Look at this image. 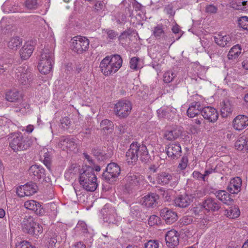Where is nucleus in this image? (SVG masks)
Masks as SVG:
<instances>
[{
  "mask_svg": "<svg viewBox=\"0 0 248 248\" xmlns=\"http://www.w3.org/2000/svg\"><path fill=\"white\" fill-rule=\"evenodd\" d=\"M122 63L123 60L121 56L116 54L104 58L99 67L105 76H108L116 73L121 67Z\"/></svg>",
  "mask_w": 248,
  "mask_h": 248,
  "instance_id": "f257e3e1",
  "label": "nucleus"
},
{
  "mask_svg": "<svg viewBox=\"0 0 248 248\" xmlns=\"http://www.w3.org/2000/svg\"><path fill=\"white\" fill-rule=\"evenodd\" d=\"M97 178L94 170L91 167H86L82 172L80 173L78 182L80 186L87 191H94L97 187Z\"/></svg>",
  "mask_w": 248,
  "mask_h": 248,
  "instance_id": "f03ea898",
  "label": "nucleus"
},
{
  "mask_svg": "<svg viewBox=\"0 0 248 248\" xmlns=\"http://www.w3.org/2000/svg\"><path fill=\"white\" fill-rule=\"evenodd\" d=\"M9 139L10 147L15 152L26 150L32 144L31 139L21 133L12 134Z\"/></svg>",
  "mask_w": 248,
  "mask_h": 248,
  "instance_id": "7ed1b4c3",
  "label": "nucleus"
},
{
  "mask_svg": "<svg viewBox=\"0 0 248 248\" xmlns=\"http://www.w3.org/2000/svg\"><path fill=\"white\" fill-rule=\"evenodd\" d=\"M15 78L18 82L25 86H29L33 80V74L27 65L18 67L15 71Z\"/></svg>",
  "mask_w": 248,
  "mask_h": 248,
  "instance_id": "20e7f679",
  "label": "nucleus"
},
{
  "mask_svg": "<svg viewBox=\"0 0 248 248\" xmlns=\"http://www.w3.org/2000/svg\"><path fill=\"white\" fill-rule=\"evenodd\" d=\"M89 44L90 41L86 37L76 36L71 39L70 46L75 52L82 54L89 49Z\"/></svg>",
  "mask_w": 248,
  "mask_h": 248,
  "instance_id": "39448f33",
  "label": "nucleus"
},
{
  "mask_svg": "<svg viewBox=\"0 0 248 248\" xmlns=\"http://www.w3.org/2000/svg\"><path fill=\"white\" fill-rule=\"evenodd\" d=\"M132 109L131 102L126 100H121L115 105L114 111L115 114L120 118L127 117Z\"/></svg>",
  "mask_w": 248,
  "mask_h": 248,
  "instance_id": "423d86ee",
  "label": "nucleus"
},
{
  "mask_svg": "<svg viewBox=\"0 0 248 248\" xmlns=\"http://www.w3.org/2000/svg\"><path fill=\"white\" fill-rule=\"evenodd\" d=\"M120 168L116 163H110L108 165L102 176L107 182L112 183L115 181V179L120 175Z\"/></svg>",
  "mask_w": 248,
  "mask_h": 248,
  "instance_id": "0eeeda50",
  "label": "nucleus"
},
{
  "mask_svg": "<svg viewBox=\"0 0 248 248\" xmlns=\"http://www.w3.org/2000/svg\"><path fill=\"white\" fill-rule=\"evenodd\" d=\"M103 219L104 222L109 224H114L117 217L115 208L109 204H106L101 211Z\"/></svg>",
  "mask_w": 248,
  "mask_h": 248,
  "instance_id": "6e6552de",
  "label": "nucleus"
},
{
  "mask_svg": "<svg viewBox=\"0 0 248 248\" xmlns=\"http://www.w3.org/2000/svg\"><path fill=\"white\" fill-rule=\"evenodd\" d=\"M37 190L38 186L36 184L31 182L17 187L16 194L20 197L30 196L35 193Z\"/></svg>",
  "mask_w": 248,
  "mask_h": 248,
  "instance_id": "1a4fd4ad",
  "label": "nucleus"
},
{
  "mask_svg": "<svg viewBox=\"0 0 248 248\" xmlns=\"http://www.w3.org/2000/svg\"><path fill=\"white\" fill-rule=\"evenodd\" d=\"M159 196L156 193L150 192L140 199V203L146 208H155L157 206Z\"/></svg>",
  "mask_w": 248,
  "mask_h": 248,
  "instance_id": "9d476101",
  "label": "nucleus"
},
{
  "mask_svg": "<svg viewBox=\"0 0 248 248\" xmlns=\"http://www.w3.org/2000/svg\"><path fill=\"white\" fill-rule=\"evenodd\" d=\"M132 147L137 148V153L138 158L140 157V160L143 162H147L151 159V156L149 154L147 147L143 144L139 143L137 142H134L131 144Z\"/></svg>",
  "mask_w": 248,
  "mask_h": 248,
  "instance_id": "9b49d317",
  "label": "nucleus"
},
{
  "mask_svg": "<svg viewBox=\"0 0 248 248\" xmlns=\"http://www.w3.org/2000/svg\"><path fill=\"white\" fill-rule=\"evenodd\" d=\"M76 141L75 138L70 136H63L61 138L58 146L63 150L68 149L74 151L77 147Z\"/></svg>",
  "mask_w": 248,
  "mask_h": 248,
  "instance_id": "f8f14e48",
  "label": "nucleus"
},
{
  "mask_svg": "<svg viewBox=\"0 0 248 248\" xmlns=\"http://www.w3.org/2000/svg\"><path fill=\"white\" fill-rule=\"evenodd\" d=\"M194 197L193 194L184 193L178 195L174 200V203L176 206L186 208L193 202Z\"/></svg>",
  "mask_w": 248,
  "mask_h": 248,
  "instance_id": "ddd939ff",
  "label": "nucleus"
},
{
  "mask_svg": "<svg viewBox=\"0 0 248 248\" xmlns=\"http://www.w3.org/2000/svg\"><path fill=\"white\" fill-rule=\"evenodd\" d=\"M167 246L170 248H175L179 243V234L175 230H171L165 235Z\"/></svg>",
  "mask_w": 248,
  "mask_h": 248,
  "instance_id": "4468645a",
  "label": "nucleus"
},
{
  "mask_svg": "<svg viewBox=\"0 0 248 248\" xmlns=\"http://www.w3.org/2000/svg\"><path fill=\"white\" fill-rule=\"evenodd\" d=\"M202 206L208 212H216L221 208V203L216 199L208 197L202 202Z\"/></svg>",
  "mask_w": 248,
  "mask_h": 248,
  "instance_id": "2eb2a0df",
  "label": "nucleus"
},
{
  "mask_svg": "<svg viewBox=\"0 0 248 248\" xmlns=\"http://www.w3.org/2000/svg\"><path fill=\"white\" fill-rule=\"evenodd\" d=\"M125 180L126 182V187L132 188L134 186L140 185L143 180V177L139 173H129L125 177Z\"/></svg>",
  "mask_w": 248,
  "mask_h": 248,
  "instance_id": "dca6fc26",
  "label": "nucleus"
},
{
  "mask_svg": "<svg viewBox=\"0 0 248 248\" xmlns=\"http://www.w3.org/2000/svg\"><path fill=\"white\" fill-rule=\"evenodd\" d=\"M160 215L167 224H171L175 222L178 217L176 212L168 208H164L160 211Z\"/></svg>",
  "mask_w": 248,
  "mask_h": 248,
  "instance_id": "f3484780",
  "label": "nucleus"
},
{
  "mask_svg": "<svg viewBox=\"0 0 248 248\" xmlns=\"http://www.w3.org/2000/svg\"><path fill=\"white\" fill-rule=\"evenodd\" d=\"M202 115L205 119L211 123L216 122L218 117V113L217 109L210 106L202 108Z\"/></svg>",
  "mask_w": 248,
  "mask_h": 248,
  "instance_id": "a211bd4d",
  "label": "nucleus"
},
{
  "mask_svg": "<svg viewBox=\"0 0 248 248\" xmlns=\"http://www.w3.org/2000/svg\"><path fill=\"white\" fill-rule=\"evenodd\" d=\"M29 173L34 180H39L46 176L45 170L40 165H32L29 169Z\"/></svg>",
  "mask_w": 248,
  "mask_h": 248,
  "instance_id": "6ab92c4d",
  "label": "nucleus"
},
{
  "mask_svg": "<svg viewBox=\"0 0 248 248\" xmlns=\"http://www.w3.org/2000/svg\"><path fill=\"white\" fill-rule=\"evenodd\" d=\"M166 153L168 156L171 159H174L178 158L181 154V147L178 143L170 144L166 148Z\"/></svg>",
  "mask_w": 248,
  "mask_h": 248,
  "instance_id": "aec40b11",
  "label": "nucleus"
},
{
  "mask_svg": "<svg viewBox=\"0 0 248 248\" xmlns=\"http://www.w3.org/2000/svg\"><path fill=\"white\" fill-rule=\"evenodd\" d=\"M215 43L219 46L224 47L230 46L232 43V36L218 34L214 37Z\"/></svg>",
  "mask_w": 248,
  "mask_h": 248,
  "instance_id": "412c9836",
  "label": "nucleus"
},
{
  "mask_svg": "<svg viewBox=\"0 0 248 248\" xmlns=\"http://www.w3.org/2000/svg\"><path fill=\"white\" fill-rule=\"evenodd\" d=\"M248 125V117L244 115L236 116L233 121V128L238 131L242 130Z\"/></svg>",
  "mask_w": 248,
  "mask_h": 248,
  "instance_id": "4be33fe9",
  "label": "nucleus"
},
{
  "mask_svg": "<svg viewBox=\"0 0 248 248\" xmlns=\"http://www.w3.org/2000/svg\"><path fill=\"white\" fill-rule=\"evenodd\" d=\"M242 182L240 177H234L231 180L227 189L231 194H237L241 190Z\"/></svg>",
  "mask_w": 248,
  "mask_h": 248,
  "instance_id": "5701e85b",
  "label": "nucleus"
},
{
  "mask_svg": "<svg viewBox=\"0 0 248 248\" xmlns=\"http://www.w3.org/2000/svg\"><path fill=\"white\" fill-rule=\"evenodd\" d=\"M137 149L135 147H132L130 145L129 148L125 153V161L129 166H133L135 165L138 160L137 154H136Z\"/></svg>",
  "mask_w": 248,
  "mask_h": 248,
  "instance_id": "b1692460",
  "label": "nucleus"
},
{
  "mask_svg": "<svg viewBox=\"0 0 248 248\" xmlns=\"http://www.w3.org/2000/svg\"><path fill=\"white\" fill-rule=\"evenodd\" d=\"M202 108L200 102H193L190 104L187 110V115L190 118H194L199 114H202Z\"/></svg>",
  "mask_w": 248,
  "mask_h": 248,
  "instance_id": "393cba45",
  "label": "nucleus"
},
{
  "mask_svg": "<svg viewBox=\"0 0 248 248\" xmlns=\"http://www.w3.org/2000/svg\"><path fill=\"white\" fill-rule=\"evenodd\" d=\"M24 206L26 209L34 211L36 215H41L43 213L41 205L36 201H27L25 202Z\"/></svg>",
  "mask_w": 248,
  "mask_h": 248,
  "instance_id": "a878e982",
  "label": "nucleus"
},
{
  "mask_svg": "<svg viewBox=\"0 0 248 248\" xmlns=\"http://www.w3.org/2000/svg\"><path fill=\"white\" fill-rule=\"evenodd\" d=\"M173 180L172 174L167 172H161L157 174L155 180L157 184L165 186L169 184Z\"/></svg>",
  "mask_w": 248,
  "mask_h": 248,
  "instance_id": "bb28decb",
  "label": "nucleus"
},
{
  "mask_svg": "<svg viewBox=\"0 0 248 248\" xmlns=\"http://www.w3.org/2000/svg\"><path fill=\"white\" fill-rule=\"evenodd\" d=\"M54 62L48 61H44L40 60L38 69L40 73L43 74H48L52 70V65Z\"/></svg>",
  "mask_w": 248,
  "mask_h": 248,
  "instance_id": "cd10ccee",
  "label": "nucleus"
},
{
  "mask_svg": "<svg viewBox=\"0 0 248 248\" xmlns=\"http://www.w3.org/2000/svg\"><path fill=\"white\" fill-rule=\"evenodd\" d=\"M36 223L31 216L25 217L22 222V228L24 232L29 234Z\"/></svg>",
  "mask_w": 248,
  "mask_h": 248,
  "instance_id": "c85d7f7f",
  "label": "nucleus"
},
{
  "mask_svg": "<svg viewBox=\"0 0 248 248\" xmlns=\"http://www.w3.org/2000/svg\"><path fill=\"white\" fill-rule=\"evenodd\" d=\"M33 46L30 43H26L20 50V55L22 60L28 59L32 53Z\"/></svg>",
  "mask_w": 248,
  "mask_h": 248,
  "instance_id": "c756f323",
  "label": "nucleus"
},
{
  "mask_svg": "<svg viewBox=\"0 0 248 248\" xmlns=\"http://www.w3.org/2000/svg\"><path fill=\"white\" fill-rule=\"evenodd\" d=\"M220 104L221 106V114L223 117H226L232 113V108L229 100H224Z\"/></svg>",
  "mask_w": 248,
  "mask_h": 248,
  "instance_id": "7c9ffc66",
  "label": "nucleus"
},
{
  "mask_svg": "<svg viewBox=\"0 0 248 248\" xmlns=\"http://www.w3.org/2000/svg\"><path fill=\"white\" fill-rule=\"evenodd\" d=\"M40 60L54 62V53L51 47H45L41 52Z\"/></svg>",
  "mask_w": 248,
  "mask_h": 248,
  "instance_id": "2f4dec72",
  "label": "nucleus"
},
{
  "mask_svg": "<svg viewBox=\"0 0 248 248\" xmlns=\"http://www.w3.org/2000/svg\"><path fill=\"white\" fill-rule=\"evenodd\" d=\"M181 135V131L179 129L175 128L171 130H166L163 134V138L168 140H174Z\"/></svg>",
  "mask_w": 248,
  "mask_h": 248,
  "instance_id": "473e14b6",
  "label": "nucleus"
},
{
  "mask_svg": "<svg viewBox=\"0 0 248 248\" xmlns=\"http://www.w3.org/2000/svg\"><path fill=\"white\" fill-rule=\"evenodd\" d=\"M152 31V35L156 39H162L163 40H166V35L162 24L157 25L153 28Z\"/></svg>",
  "mask_w": 248,
  "mask_h": 248,
  "instance_id": "72a5a7b5",
  "label": "nucleus"
},
{
  "mask_svg": "<svg viewBox=\"0 0 248 248\" xmlns=\"http://www.w3.org/2000/svg\"><path fill=\"white\" fill-rule=\"evenodd\" d=\"M242 48L241 46L237 44L233 46L227 55V57L229 60H234L237 59L241 53Z\"/></svg>",
  "mask_w": 248,
  "mask_h": 248,
  "instance_id": "f704fd0d",
  "label": "nucleus"
},
{
  "mask_svg": "<svg viewBox=\"0 0 248 248\" xmlns=\"http://www.w3.org/2000/svg\"><path fill=\"white\" fill-rule=\"evenodd\" d=\"M21 98V94L16 90L10 91L6 94V99L9 102H17L20 100Z\"/></svg>",
  "mask_w": 248,
  "mask_h": 248,
  "instance_id": "c9c22d12",
  "label": "nucleus"
},
{
  "mask_svg": "<svg viewBox=\"0 0 248 248\" xmlns=\"http://www.w3.org/2000/svg\"><path fill=\"white\" fill-rule=\"evenodd\" d=\"M225 215L230 218H235L239 217L240 211L238 206H231L225 210Z\"/></svg>",
  "mask_w": 248,
  "mask_h": 248,
  "instance_id": "e433bc0d",
  "label": "nucleus"
},
{
  "mask_svg": "<svg viewBox=\"0 0 248 248\" xmlns=\"http://www.w3.org/2000/svg\"><path fill=\"white\" fill-rule=\"evenodd\" d=\"M22 40L17 36L11 38L8 43V46L10 49L16 50L21 45Z\"/></svg>",
  "mask_w": 248,
  "mask_h": 248,
  "instance_id": "4c0bfd02",
  "label": "nucleus"
},
{
  "mask_svg": "<svg viewBox=\"0 0 248 248\" xmlns=\"http://www.w3.org/2000/svg\"><path fill=\"white\" fill-rule=\"evenodd\" d=\"M57 235L53 231H50L46 235L48 248H53L57 242Z\"/></svg>",
  "mask_w": 248,
  "mask_h": 248,
  "instance_id": "58836bf2",
  "label": "nucleus"
},
{
  "mask_svg": "<svg viewBox=\"0 0 248 248\" xmlns=\"http://www.w3.org/2000/svg\"><path fill=\"white\" fill-rule=\"evenodd\" d=\"M79 169L77 164H72L65 173V177H72L78 170Z\"/></svg>",
  "mask_w": 248,
  "mask_h": 248,
  "instance_id": "ea45409f",
  "label": "nucleus"
},
{
  "mask_svg": "<svg viewBox=\"0 0 248 248\" xmlns=\"http://www.w3.org/2000/svg\"><path fill=\"white\" fill-rule=\"evenodd\" d=\"M105 3L103 1H97L93 6V9L94 12L97 13L101 16L102 12L105 10Z\"/></svg>",
  "mask_w": 248,
  "mask_h": 248,
  "instance_id": "a19ab883",
  "label": "nucleus"
},
{
  "mask_svg": "<svg viewBox=\"0 0 248 248\" xmlns=\"http://www.w3.org/2000/svg\"><path fill=\"white\" fill-rule=\"evenodd\" d=\"M43 152L44 153V155L42 156L41 155V157L44 158V164L47 168L49 169L51 161V154L46 149H44Z\"/></svg>",
  "mask_w": 248,
  "mask_h": 248,
  "instance_id": "79ce46f5",
  "label": "nucleus"
},
{
  "mask_svg": "<svg viewBox=\"0 0 248 248\" xmlns=\"http://www.w3.org/2000/svg\"><path fill=\"white\" fill-rule=\"evenodd\" d=\"M235 147L240 151L242 150L244 147L247 149V140L243 137H240L235 142Z\"/></svg>",
  "mask_w": 248,
  "mask_h": 248,
  "instance_id": "37998d69",
  "label": "nucleus"
},
{
  "mask_svg": "<svg viewBox=\"0 0 248 248\" xmlns=\"http://www.w3.org/2000/svg\"><path fill=\"white\" fill-rule=\"evenodd\" d=\"M170 110H171V108L170 107L160 108L157 110L158 117L160 118H167L170 119V117L169 116Z\"/></svg>",
  "mask_w": 248,
  "mask_h": 248,
  "instance_id": "c03bdc74",
  "label": "nucleus"
},
{
  "mask_svg": "<svg viewBox=\"0 0 248 248\" xmlns=\"http://www.w3.org/2000/svg\"><path fill=\"white\" fill-rule=\"evenodd\" d=\"M25 6L29 10L36 9L38 7V0H26L24 3Z\"/></svg>",
  "mask_w": 248,
  "mask_h": 248,
  "instance_id": "a18cd8bd",
  "label": "nucleus"
},
{
  "mask_svg": "<svg viewBox=\"0 0 248 248\" xmlns=\"http://www.w3.org/2000/svg\"><path fill=\"white\" fill-rule=\"evenodd\" d=\"M103 33L104 35H107V38L109 41L116 39L118 36V33L112 30L104 29L103 31Z\"/></svg>",
  "mask_w": 248,
  "mask_h": 248,
  "instance_id": "49530a36",
  "label": "nucleus"
},
{
  "mask_svg": "<svg viewBox=\"0 0 248 248\" xmlns=\"http://www.w3.org/2000/svg\"><path fill=\"white\" fill-rule=\"evenodd\" d=\"M92 153L93 155L99 160H103L106 158L105 154L98 148H93L92 150Z\"/></svg>",
  "mask_w": 248,
  "mask_h": 248,
  "instance_id": "de8ad7c7",
  "label": "nucleus"
},
{
  "mask_svg": "<svg viewBox=\"0 0 248 248\" xmlns=\"http://www.w3.org/2000/svg\"><path fill=\"white\" fill-rule=\"evenodd\" d=\"M176 75L171 71H168L164 74L163 81L166 83L171 82Z\"/></svg>",
  "mask_w": 248,
  "mask_h": 248,
  "instance_id": "09e8293b",
  "label": "nucleus"
},
{
  "mask_svg": "<svg viewBox=\"0 0 248 248\" xmlns=\"http://www.w3.org/2000/svg\"><path fill=\"white\" fill-rule=\"evenodd\" d=\"M43 232V227L41 225H39L38 223H36L32 229L31 230L30 234L32 235H34L35 237L39 236L40 234H41Z\"/></svg>",
  "mask_w": 248,
  "mask_h": 248,
  "instance_id": "8fccbe9b",
  "label": "nucleus"
},
{
  "mask_svg": "<svg viewBox=\"0 0 248 248\" xmlns=\"http://www.w3.org/2000/svg\"><path fill=\"white\" fill-rule=\"evenodd\" d=\"M222 52V50L218 49L216 46H211L208 50V54L210 58H212L214 57L215 55L220 56Z\"/></svg>",
  "mask_w": 248,
  "mask_h": 248,
  "instance_id": "3c124183",
  "label": "nucleus"
},
{
  "mask_svg": "<svg viewBox=\"0 0 248 248\" xmlns=\"http://www.w3.org/2000/svg\"><path fill=\"white\" fill-rule=\"evenodd\" d=\"M238 22L240 28L245 30H248V17L242 16L239 18Z\"/></svg>",
  "mask_w": 248,
  "mask_h": 248,
  "instance_id": "603ef678",
  "label": "nucleus"
},
{
  "mask_svg": "<svg viewBox=\"0 0 248 248\" xmlns=\"http://www.w3.org/2000/svg\"><path fill=\"white\" fill-rule=\"evenodd\" d=\"M112 123L108 119L102 121L100 123V127L104 130H112Z\"/></svg>",
  "mask_w": 248,
  "mask_h": 248,
  "instance_id": "864d4df0",
  "label": "nucleus"
},
{
  "mask_svg": "<svg viewBox=\"0 0 248 248\" xmlns=\"http://www.w3.org/2000/svg\"><path fill=\"white\" fill-rule=\"evenodd\" d=\"M76 229L78 231H80L83 233H87L88 232L87 225L82 221H78L76 226Z\"/></svg>",
  "mask_w": 248,
  "mask_h": 248,
  "instance_id": "5fc2aeb1",
  "label": "nucleus"
},
{
  "mask_svg": "<svg viewBox=\"0 0 248 248\" xmlns=\"http://www.w3.org/2000/svg\"><path fill=\"white\" fill-rule=\"evenodd\" d=\"M159 242L156 240H150L144 244V248H159Z\"/></svg>",
  "mask_w": 248,
  "mask_h": 248,
  "instance_id": "6e6d98bb",
  "label": "nucleus"
},
{
  "mask_svg": "<svg viewBox=\"0 0 248 248\" xmlns=\"http://www.w3.org/2000/svg\"><path fill=\"white\" fill-rule=\"evenodd\" d=\"M15 248H34V247L27 241H22L17 242Z\"/></svg>",
  "mask_w": 248,
  "mask_h": 248,
  "instance_id": "4d7b16f0",
  "label": "nucleus"
},
{
  "mask_svg": "<svg viewBox=\"0 0 248 248\" xmlns=\"http://www.w3.org/2000/svg\"><path fill=\"white\" fill-rule=\"evenodd\" d=\"M221 201L225 204L230 205L232 202L233 200L230 197V195L224 190V194L222 195Z\"/></svg>",
  "mask_w": 248,
  "mask_h": 248,
  "instance_id": "13d9d810",
  "label": "nucleus"
},
{
  "mask_svg": "<svg viewBox=\"0 0 248 248\" xmlns=\"http://www.w3.org/2000/svg\"><path fill=\"white\" fill-rule=\"evenodd\" d=\"M61 124L62 126L64 128L67 129L69 127V125L71 124L70 118L68 117H65L62 118L61 120Z\"/></svg>",
  "mask_w": 248,
  "mask_h": 248,
  "instance_id": "bf43d9fd",
  "label": "nucleus"
},
{
  "mask_svg": "<svg viewBox=\"0 0 248 248\" xmlns=\"http://www.w3.org/2000/svg\"><path fill=\"white\" fill-rule=\"evenodd\" d=\"M187 163L188 158L187 156H183L178 165V168L180 169L181 170H184L187 167Z\"/></svg>",
  "mask_w": 248,
  "mask_h": 248,
  "instance_id": "052dcab7",
  "label": "nucleus"
},
{
  "mask_svg": "<svg viewBox=\"0 0 248 248\" xmlns=\"http://www.w3.org/2000/svg\"><path fill=\"white\" fill-rule=\"evenodd\" d=\"M159 220V217H158L155 215H152L148 219V224L151 226L157 225Z\"/></svg>",
  "mask_w": 248,
  "mask_h": 248,
  "instance_id": "680f3d73",
  "label": "nucleus"
},
{
  "mask_svg": "<svg viewBox=\"0 0 248 248\" xmlns=\"http://www.w3.org/2000/svg\"><path fill=\"white\" fill-rule=\"evenodd\" d=\"M217 11V8L213 4L207 5L205 7V12L210 14H216Z\"/></svg>",
  "mask_w": 248,
  "mask_h": 248,
  "instance_id": "e2e57ef3",
  "label": "nucleus"
},
{
  "mask_svg": "<svg viewBox=\"0 0 248 248\" xmlns=\"http://www.w3.org/2000/svg\"><path fill=\"white\" fill-rule=\"evenodd\" d=\"M139 60V58L137 57H134L131 58L130 61V68L133 70H136L137 69V65Z\"/></svg>",
  "mask_w": 248,
  "mask_h": 248,
  "instance_id": "0e129e2a",
  "label": "nucleus"
},
{
  "mask_svg": "<svg viewBox=\"0 0 248 248\" xmlns=\"http://www.w3.org/2000/svg\"><path fill=\"white\" fill-rule=\"evenodd\" d=\"M83 155L88 162L90 166L94 165V161L92 159V157L86 153H83Z\"/></svg>",
  "mask_w": 248,
  "mask_h": 248,
  "instance_id": "69168bd1",
  "label": "nucleus"
},
{
  "mask_svg": "<svg viewBox=\"0 0 248 248\" xmlns=\"http://www.w3.org/2000/svg\"><path fill=\"white\" fill-rule=\"evenodd\" d=\"M192 176L193 178L196 179H202L204 181H205V180L204 179L203 174L201 173L199 171H194L192 173Z\"/></svg>",
  "mask_w": 248,
  "mask_h": 248,
  "instance_id": "338daca9",
  "label": "nucleus"
},
{
  "mask_svg": "<svg viewBox=\"0 0 248 248\" xmlns=\"http://www.w3.org/2000/svg\"><path fill=\"white\" fill-rule=\"evenodd\" d=\"M91 131L89 127L86 128L85 130L81 132V135L84 138H89L91 135Z\"/></svg>",
  "mask_w": 248,
  "mask_h": 248,
  "instance_id": "774afa93",
  "label": "nucleus"
}]
</instances>
